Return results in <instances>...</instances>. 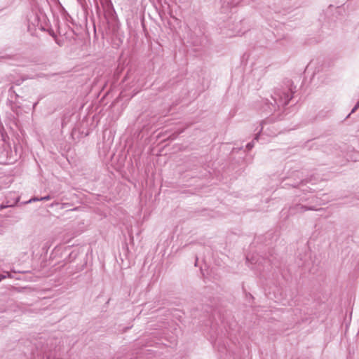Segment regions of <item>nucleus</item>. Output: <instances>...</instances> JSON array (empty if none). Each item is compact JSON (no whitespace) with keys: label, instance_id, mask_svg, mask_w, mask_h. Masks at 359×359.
<instances>
[{"label":"nucleus","instance_id":"6","mask_svg":"<svg viewBox=\"0 0 359 359\" xmlns=\"http://www.w3.org/2000/svg\"><path fill=\"white\" fill-rule=\"evenodd\" d=\"M11 275L9 273H7V275H4V274H1L0 275V281L4 278H6V277H10Z\"/></svg>","mask_w":359,"mask_h":359},{"label":"nucleus","instance_id":"7","mask_svg":"<svg viewBox=\"0 0 359 359\" xmlns=\"http://www.w3.org/2000/svg\"><path fill=\"white\" fill-rule=\"evenodd\" d=\"M359 108V101L356 103V104L355 105V107L353 108V109L351 110V113H353L355 112V111Z\"/></svg>","mask_w":359,"mask_h":359},{"label":"nucleus","instance_id":"10","mask_svg":"<svg viewBox=\"0 0 359 359\" xmlns=\"http://www.w3.org/2000/svg\"><path fill=\"white\" fill-rule=\"evenodd\" d=\"M258 140V135H256V137L254 138V140Z\"/></svg>","mask_w":359,"mask_h":359},{"label":"nucleus","instance_id":"11","mask_svg":"<svg viewBox=\"0 0 359 359\" xmlns=\"http://www.w3.org/2000/svg\"><path fill=\"white\" fill-rule=\"evenodd\" d=\"M19 201V198H17L15 203H17Z\"/></svg>","mask_w":359,"mask_h":359},{"label":"nucleus","instance_id":"8","mask_svg":"<svg viewBox=\"0 0 359 359\" xmlns=\"http://www.w3.org/2000/svg\"><path fill=\"white\" fill-rule=\"evenodd\" d=\"M69 205V204L68 203H62V208H64L68 207Z\"/></svg>","mask_w":359,"mask_h":359},{"label":"nucleus","instance_id":"9","mask_svg":"<svg viewBox=\"0 0 359 359\" xmlns=\"http://www.w3.org/2000/svg\"><path fill=\"white\" fill-rule=\"evenodd\" d=\"M78 209H79V208L76 207V208H74L73 209H71L70 210H77Z\"/></svg>","mask_w":359,"mask_h":359},{"label":"nucleus","instance_id":"5","mask_svg":"<svg viewBox=\"0 0 359 359\" xmlns=\"http://www.w3.org/2000/svg\"><path fill=\"white\" fill-rule=\"evenodd\" d=\"M13 205H8V204H6V205H0V210L6 208H8V207H13Z\"/></svg>","mask_w":359,"mask_h":359},{"label":"nucleus","instance_id":"4","mask_svg":"<svg viewBox=\"0 0 359 359\" xmlns=\"http://www.w3.org/2000/svg\"><path fill=\"white\" fill-rule=\"evenodd\" d=\"M254 147V140H252L251 142H249L247 145H246V147L248 150H250L252 147Z\"/></svg>","mask_w":359,"mask_h":359},{"label":"nucleus","instance_id":"2","mask_svg":"<svg viewBox=\"0 0 359 359\" xmlns=\"http://www.w3.org/2000/svg\"><path fill=\"white\" fill-rule=\"evenodd\" d=\"M319 209H316L314 206H306L302 205L300 203H297L293 205H291L289 208V212L290 215H294L297 213H302L307 210H318Z\"/></svg>","mask_w":359,"mask_h":359},{"label":"nucleus","instance_id":"3","mask_svg":"<svg viewBox=\"0 0 359 359\" xmlns=\"http://www.w3.org/2000/svg\"><path fill=\"white\" fill-rule=\"evenodd\" d=\"M53 198V196H51V195H47V196L41 197L40 198H33L32 199H30L29 201V203H30L32 201H48V200H50V199H51Z\"/></svg>","mask_w":359,"mask_h":359},{"label":"nucleus","instance_id":"1","mask_svg":"<svg viewBox=\"0 0 359 359\" xmlns=\"http://www.w3.org/2000/svg\"><path fill=\"white\" fill-rule=\"evenodd\" d=\"M292 95L289 92H281L277 91L274 93V95L272 97L274 103H271L269 106L270 111H276L280 106L285 107L288 104L289 102L292 99Z\"/></svg>","mask_w":359,"mask_h":359}]
</instances>
